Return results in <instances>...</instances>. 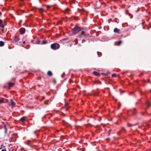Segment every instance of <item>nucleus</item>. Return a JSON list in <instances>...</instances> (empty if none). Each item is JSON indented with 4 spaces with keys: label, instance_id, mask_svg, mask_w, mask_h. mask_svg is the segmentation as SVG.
Instances as JSON below:
<instances>
[{
    "label": "nucleus",
    "instance_id": "obj_10",
    "mask_svg": "<svg viewBox=\"0 0 151 151\" xmlns=\"http://www.w3.org/2000/svg\"><path fill=\"white\" fill-rule=\"evenodd\" d=\"M20 40L19 37L17 36H15L14 37V40L16 42H18Z\"/></svg>",
    "mask_w": 151,
    "mask_h": 151
},
{
    "label": "nucleus",
    "instance_id": "obj_32",
    "mask_svg": "<svg viewBox=\"0 0 151 151\" xmlns=\"http://www.w3.org/2000/svg\"><path fill=\"white\" fill-rule=\"evenodd\" d=\"M1 151H6V150L5 149H3Z\"/></svg>",
    "mask_w": 151,
    "mask_h": 151
},
{
    "label": "nucleus",
    "instance_id": "obj_37",
    "mask_svg": "<svg viewBox=\"0 0 151 151\" xmlns=\"http://www.w3.org/2000/svg\"><path fill=\"white\" fill-rule=\"evenodd\" d=\"M50 7V6H48V5H47V8H49Z\"/></svg>",
    "mask_w": 151,
    "mask_h": 151
},
{
    "label": "nucleus",
    "instance_id": "obj_17",
    "mask_svg": "<svg viewBox=\"0 0 151 151\" xmlns=\"http://www.w3.org/2000/svg\"><path fill=\"white\" fill-rule=\"evenodd\" d=\"M4 42L2 41H0V46H3L4 45Z\"/></svg>",
    "mask_w": 151,
    "mask_h": 151
},
{
    "label": "nucleus",
    "instance_id": "obj_28",
    "mask_svg": "<svg viewBox=\"0 0 151 151\" xmlns=\"http://www.w3.org/2000/svg\"><path fill=\"white\" fill-rule=\"evenodd\" d=\"M65 75V73H64L62 74V75H61V77H62V78H63L64 77V76Z\"/></svg>",
    "mask_w": 151,
    "mask_h": 151
},
{
    "label": "nucleus",
    "instance_id": "obj_29",
    "mask_svg": "<svg viewBox=\"0 0 151 151\" xmlns=\"http://www.w3.org/2000/svg\"><path fill=\"white\" fill-rule=\"evenodd\" d=\"M85 33V32L84 31H82L81 32V35H83Z\"/></svg>",
    "mask_w": 151,
    "mask_h": 151
},
{
    "label": "nucleus",
    "instance_id": "obj_13",
    "mask_svg": "<svg viewBox=\"0 0 151 151\" xmlns=\"http://www.w3.org/2000/svg\"><path fill=\"white\" fill-rule=\"evenodd\" d=\"M25 117H26L25 116H23V117H22L20 119V121H21V122H24L25 120Z\"/></svg>",
    "mask_w": 151,
    "mask_h": 151
},
{
    "label": "nucleus",
    "instance_id": "obj_40",
    "mask_svg": "<svg viewBox=\"0 0 151 151\" xmlns=\"http://www.w3.org/2000/svg\"><path fill=\"white\" fill-rule=\"evenodd\" d=\"M25 43V41H23V44H24Z\"/></svg>",
    "mask_w": 151,
    "mask_h": 151
},
{
    "label": "nucleus",
    "instance_id": "obj_19",
    "mask_svg": "<svg viewBox=\"0 0 151 151\" xmlns=\"http://www.w3.org/2000/svg\"><path fill=\"white\" fill-rule=\"evenodd\" d=\"M4 98H2L1 99H0V103L1 104L4 103Z\"/></svg>",
    "mask_w": 151,
    "mask_h": 151
},
{
    "label": "nucleus",
    "instance_id": "obj_8",
    "mask_svg": "<svg viewBox=\"0 0 151 151\" xmlns=\"http://www.w3.org/2000/svg\"><path fill=\"white\" fill-rule=\"evenodd\" d=\"M133 114L132 115H135L136 114V113L137 112L136 109L135 108H134L133 110L132 111Z\"/></svg>",
    "mask_w": 151,
    "mask_h": 151
},
{
    "label": "nucleus",
    "instance_id": "obj_11",
    "mask_svg": "<svg viewBox=\"0 0 151 151\" xmlns=\"http://www.w3.org/2000/svg\"><path fill=\"white\" fill-rule=\"evenodd\" d=\"M93 74L95 76H100V74L97 72L94 71L93 72Z\"/></svg>",
    "mask_w": 151,
    "mask_h": 151
},
{
    "label": "nucleus",
    "instance_id": "obj_14",
    "mask_svg": "<svg viewBox=\"0 0 151 151\" xmlns=\"http://www.w3.org/2000/svg\"><path fill=\"white\" fill-rule=\"evenodd\" d=\"M47 74L48 76H51L52 75V72L50 71H49L47 72Z\"/></svg>",
    "mask_w": 151,
    "mask_h": 151
},
{
    "label": "nucleus",
    "instance_id": "obj_26",
    "mask_svg": "<svg viewBox=\"0 0 151 151\" xmlns=\"http://www.w3.org/2000/svg\"><path fill=\"white\" fill-rule=\"evenodd\" d=\"M66 40V38H63L61 40V42H63V41L65 40Z\"/></svg>",
    "mask_w": 151,
    "mask_h": 151
},
{
    "label": "nucleus",
    "instance_id": "obj_46",
    "mask_svg": "<svg viewBox=\"0 0 151 151\" xmlns=\"http://www.w3.org/2000/svg\"><path fill=\"white\" fill-rule=\"evenodd\" d=\"M98 151H100V150H98Z\"/></svg>",
    "mask_w": 151,
    "mask_h": 151
},
{
    "label": "nucleus",
    "instance_id": "obj_43",
    "mask_svg": "<svg viewBox=\"0 0 151 151\" xmlns=\"http://www.w3.org/2000/svg\"><path fill=\"white\" fill-rule=\"evenodd\" d=\"M148 114L150 115H151V113H149Z\"/></svg>",
    "mask_w": 151,
    "mask_h": 151
},
{
    "label": "nucleus",
    "instance_id": "obj_39",
    "mask_svg": "<svg viewBox=\"0 0 151 151\" xmlns=\"http://www.w3.org/2000/svg\"><path fill=\"white\" fill-rule=\"evenodd\" d=\"M120 106H121V104L120 103H119V108L120 107Z\"/></svg>",
    "mask_w": 151,
    "mask_h": 151
},
{
    "label": "nucleus",
    "instance_id": "obj_20",
    "mask_svg": "<svg viewBox=\"0 0 151 151\" xmlns=\"http://www.w3.org/2000/svg\"><path fill=\"white\" fill-rule=\"evenodd\" d=\"M122 42L121 40L119 41H118L117 42V43H118L117 45H120L121 44H122Z\"/></svg>",
    "mask_w": 151,
    "mask_h": 151
},
{
    "label": "nucleus",
    "instance_id": "obj_24",
    "mask_svg": "<svg viewBox=\"0 0 151 151\" xmlns=\"http://www.w3.org/2000/svg\"><path fill=\"white\" fill-rule=\"evenodd\" d=\"M68 104L67 103V109H66L67 110H68V109L70 107V106H68Z\"/></svg>",
    "mask_w": 151,
    "mask_h": 151
},
{
    "label": "nucleus",
    "instance_id": "obj_38",
    "mask_svg": "<svg viewBox=\"0 0 151 151\" xmlns=\"http://www.w3.org/2000/svg\"><path fill=\"white\" fill-rule=\"evenodd\" d=\"M147 127H145V128L144 129H143V130H144V131H145V129H147Z\"/></svg>",
    "mask_w": 151,
    "mask_h": 151
},
{
    "label": "nucleus",
    "instance_id": "obj_21",
    "mask_svg": "<svg viewBox=\"0 0 151 151\" xmlns=\"http://www.w3.org/2000/svg\"><path fill=\"white\" fill-rule=\"evenodd\" d=\"M47 42V41L45 40H43L42 41V44H46Z\"/></svg>",
    "mask_w": 151,
    "mask_h": 151
},
{
    "label": "nucleus",
    "instance_id": "obj_35",
    "mask_svg": "<svg viewBox=\"0 0 151 151\" xmlns=\"http://www.w3.org/2000/svg\"><path fill=\"white\" fill-rule=\"evenodd\" d=\"M147 82H150V79H148L147 81Z\"/></svg>",
    "mask_w": 151,
    "mask_h": 151
},
{
    "label": "nucleus",
    "instance_id": "obj_16",
    "mask_svg": "<svg viewBox=\"0 0 151 151\" xmlns=\"http://www.w3.org/2000/svg\"><path fill=\"white\" fill-rule=\"evenodd\" d=\"M39 12L40 13L42 14L44 10L42 8H39Z\"/></svg>",
    "mask_w": 151,
    "mask_h": 151
},
{
    "label": "nucleus",
    "instance_id": "obj_36",
    "mask_svg": "<svg viewBox=\"0 0 151 151\" xmlns=\"http://www.w3.org/2000/svg\"><path fill=\"white\" fill-rule=\"evenodd\" d=\"M68 19H69V20H70V18L69 17L68 18L67 17V20H68Z\"/></svg>",
    "mask_w": 151,
    "mask_h": 151
},
{
    "label": "nucleus",
    "instance_id": "obj_18",
    "mask_svg": "<svg viewBox=\"0 0 151 151\" xmlns=\"http://www.w3.org/2000/svg\"><path fill=\"white\" fill-rule=\"evenodd\" d=\"M120 131H121L122 132H125L126 130L124 129V128L123 127L122 128V129H121Z\"/></svg>",
    "mask_w": 151,
    "mask_h": 151
},
{
    "label": "nucleus",
    "instance_id": "obj_45",
    "mask_svg": "<svg viewBox=\"0 0 151 151\" xmlns=\"http://www.w3.org/2000/svg\"><path fill=\"white\" fill-rule=\"evenodd\" d=\"M116 123V124H117V122H116V123Z\"/></svg>",
    "mask_w": 151,
    "mask_h": 151
},
{
    "label": "nucleus",
    "instance_id": "obj_7",
    "mask_svg": "<svg viewBox=\"0 0 151 151\" xmlns=\"http://www.w3.org/2000/svg\"><path fill=\"white\" fill-rule=\"evenodd\" d=\"M142 126L144 127H148V125L147 124V122L145 121H144L142 122Z\"/></svg>",
    "mask_w": 151,
    "mask_h": 151
},
{
    "label": "nucleus",
    "instance_id": "obj_44",
    "mask_svg": "<svg viewBox=\"0 0 151 151\" xmlns=\"http://www.w3.org/2000/svg\"><path fill=\"white\" fill-rule=\"evenodd\" d=\"M144 81H145V82H146V81L145 80H144Z\"/></svg>",
    "mask_w": 151,
    "mask_h": 151
},
{
    "label": "nucleus",
    "instance_id": "obj_2",
    "mask_svg": "<svg viewBox=\"0 0 151 151\" xmlns=\"http://www.w3.org/2000/svg\"><path fill=\"white\" fill-rule=\"evenodd\" d=\"M60 45L58 43H55L52 44L51 45V48L53 50H56L59 48Z\"/></svg>",
    "mask_w": 151,
    "mask_h": 151
},
{
    "label": "nucleus",
    "instance_id": "obj_15",
    "mask_svg": "<svg viewBox=\"0 0 151 151\" xmlns=\"http://www.w3.org/2000/svg\"><path fill=\"white\" fill-rule=\"evenodd\" d=\"M8 85L9 87H12L14 85V83L12 82L8 83Z\"/></svg>",
    "mask_w": 151,
    "mask_h": 151
},
{
    "label": "nucleus",
    "instance_id": "obj_3",
    "mask_svg": "<svg viewBox=\"0 0 151 151\" xmlns=\"http://www.w3.org/2000/svg\"><path fill=\"white\" fill-rule=\"evenodd\" d=\"M20 32L21 34H24L25 32V29L24 28H22L20 29Z\"/></svg>",
    "mask_w": 151,
    "mask_h": 151
},
{
    "label": "nucleus",
    "instance_id": "obj_27",
    "mask_svg": "<svg viewBox=\"0 0 151 151\" xmlns=\"http://www.w3.org/2000/svg\"><path fill=\"white\" fill-rule=\"evenodd\" d=\"M66 10H67V13L68 12H70V9L69 8H67Z\"/></svg>",
    "mask_w": 151,
    "mask_h": 151
},
{
    "label": "nucleus",
    "instance_id": "obj_22",
    "mask_svg": "<svg viewBox=\"0 0 151 151\" xmlns=\"http://www.w3.org/2000/svg\"><path fill=\"white\" fill-rule=\"evenodd\" d=\"M116 75L115 73H114L112 75V77H116Z\"/></svg>",
    "mask_w": 151,
    "mask_h": 151
},
{
    "label": "nucleus",
    "instance_id": "obj_41",
    "mask_svg": "<svg viewBox=\"0 0 151 151\" xmlns=\"http://www.w3.org/2000/svg\"><path fill=\"white\" fill-rule=\"evenodd\" d=\"M141 114H142V115H144V113H143V112H141Z\"/></svg>",
    "mask_w": 151,
    "mask_h": 151
},
{
    "label": "nucleus",
    "instance_id": "obj_5",
    "mask_svg": "<svg viewBox=\"0 0 151 151\" xmlns=\"http://www.w3.org/2000/svg\"><path fill=\"white\" fill-rule=\"evenodd\" d=\"M138 124H139L138 123H136L134 124H130L128 123L127 124V125L129 127H131L134 126L135 125H137Z\"/></svg>",
    "mask_w": 151,
    "mask_h": 151
},
{
    "label": "nucleus",
    "instance_id": "obj_30",
    "mask_svg": "<svg viewBox=\"0 0 151 151\" xmlns=\"http://www.w3.org/2000/svg\"><path fill=\"white\" fill-rule=\"evenodd\" d=\"M79 126H78V125H75V128H76L78 127H79Z\"/></svg>",
    "mask_w": 151,
    "mask_h": 151
},
{
    "label": "nucleus",
    "instance_id": "obj_4",
    "mask_svg": "<svg viewBox=\"0 0 151 151\" xmlns=\"http://www.w3.org/2000/svg\"><path fill=\"white\" fill-rule=\"evenodd\" d=\"M114 32L115 33H120V30L117 28H115L114 29Z\"/></svg>",
    "mask_w": 151,
    "mask_h": 151
},
{
    "label": "nucleus",
    "instance_id": "obj_33",
    "mask_svg": "<svg viewBox=\"0 0 151 151\" xmlns=\"http://www.w3.org/2000/svg\"><path fill=\"white\" fill-rule=\"evenodd\" d=\"M110 139V138H107L106 139L108 141H109Z\"/></svg>",
    "mask_w": 151,
    "mask_h": 151
},
{
    "label": "nucleus",
    "instance_id": "obj_12",
    "mask_svg": "<svg viewBox=\"0 0 151 151\" xmlns=\"http://www.w3.org/2000/svg\"><path fill=\"white\" fill-rule=\"evenodd\" d=\"M11 105L12 106H14L15 105L16 103H15L13 101L12 99H11Z\"/></svg>",
    "mask_w": 151,
    "mask_h": 151
},
{
    "label": "nucleus",
    "instance_id": "obj_23",
    "mask_svg": "<svg viewBox=\"0 0 151 151\" xmlns=\"http://www.w3.org/2000/svg\"><path fill=\"white\" fill-rule=\"evenodd\" d=\"M4 128L5 129V133H6V132L7 131V129H6V126L5 125L4 126Z\"/></svg>",
    "mask_w": 151,
    "mask_h": 151
},
{
    "label": "nucleus",
    "instance_id": "obj_25",
    "mask_svg": "<svg viewBox=\"0 0 151 151\" xmlns=\"http://www.w3.org/2000/svg\"><path fill=\"white\" fill-rule=\"evenodd\" d=\"M111 129H109L108 131V134H109V135L110 134V133L111 132Z\"/></svg>",
    "mask_w": 151,
    "mask_h": 151
},
{
    "label": "nucleus",
    "instance_id": "obj_9",
    "mask_svg": "<svg viewBox=\"0 0 151 151\" xmlns=\"http://www.w3.org/2000/svg\"><path fill=\"white\" fill-rule=\"evenodd\" d=\"M0 27L2 28H4V25L3 24V22L1 19H0Z\"/></svg>",
    "mask_w": 151,
    "mask_h": 151
},
{
    "label": "nucleus",
    "instance_id": "obj_31",
    "mask_svg": "<svg viewBox=\"0 0 151 151\" xmlns=\"http://www.w3.org/2000/svg\"><path fill=\"white\" fill-rule=\"evenodd\" d=\"M45 104H47V101H45Z\"/></svg>",
    "mask_w": 151,
    "mask_h": 151
},
{
    "label": "nucleus",
    "instance_id": "obj_34",
    "mask_svg": "<svg viewBox=\"0 0 151 151\" xmlns=\"http://www.w3.org/2000/svg\"><path fill=\"white\" fill-rule=\"evenodd\" d=\"M64 100L65 101V106H66V101H65V99H64Z\"/></svg>",
    "mask_w": 151,
    "mask_h": 151
},
{
    "label": "nucleus",
    "instance_id": "obj_6",
    "mask_svg": "<svg viewBox=\"0 0 151 151\" xmlns=\"http://www.w3.org/2000/svg\"><path fill=\"white\" fill-rule=\"evenodd\" d=\"M146 104L147 105V108H149L150 107H151V102L149 101H147L146 102Z\"/></svg>",
    "mask_w": 151,
    "mask_h": 151
},
{
    "label": "nucleus",
    "instance_id": "obj_42",
    "mask_svg": "<svg viewBox=\"0 0 151 151\" xmlns=\"http://www.w3.org/2000/svg\"><path fill=\"white\" fill-rule=\"evenodd\" d=\"M98 55L99 56V57H100L101 56V55H99V54H98Z\"/></svg>",
    "mask_w": 151,
    "mask_h": 151
},
{
    "label": "nucleus",
    "instance_id": "obj_1",
    "mask_svg": "<svg viewBox=\"0 0 151 151\" xmlns=\"http://www.w3.org/2000/svg\"><path fill=\"white\" fill-rule=\"evenodd\" d=\"M81 30V27L77 26H76L73 29L72 31L74 34H76Z\"/></svg>",
    "mask_w": 151,
    "mask_h": 151
}]
</instances>
